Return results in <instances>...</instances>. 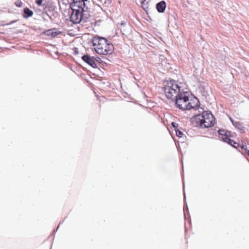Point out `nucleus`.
Segmentation results:
<instances>
[{"instance_id": "1", "label": "nucleus", "mask_w": 249, "mask_h": 249, "mask_svg": "<svg viewBox=\"0 0 249 249\" xmlns=\"http://www.w3.org/2000/svg\"><path fill=\"white\" fill-rule=\"evenodd\" d=\"M196 125L200 127L208 128L214 124V118L211 113L204 111L201 114L197 115L195 117Z\"/></svg>"}, {"instance_id": "2", "label": "nucleus", "mask_w": 249, "mask_h": 249, "mask_svg": "<svg viewBox=\"0 0 249 249\" xmlns=\"http://www.w3.org/2000/svg\"><path fill=\"white\" fill-rule=\"evenodd\" d=\"M166 97L168 99L176 98L181 93L180 88L174 80H171L164 83L163 88Z\"/></svg>"}, {"instance_id": "3", "label": "nucleus", "mask_w": 249, "mask_h": 249, "mask_svg": "<svg viewBox=\"0 0 249 249\" xmlns=\"http://www.w3.org/2000/svg\"><path fill=\"white\" fill-rule=\"evenodd\" d=\"M93 45L96 52L100 54L107 55L109 51V43L103 37H95L92 40Z\"/></svg>"}, {"instance_id": "4", "label": "nucleus", "mask_w": 249, "mask_h": 249, "mask_svg": "<svg viewBox=\"0 0 249 249\" xmlns=\"http://www.w3.org/2000/svg\"><path fill=\"white\" fill-rule=\"evenodd\" d=\"M188 93L186 92L179 93L175 98L176 107L182 110H189L190 107H193L189 103Z\"/></svg>"}, {"instance_id": "5", "label": "nucleus", "mask_w": 249, "mask_h": 249, "mask_svg": "<svg viewBox=\"0 0 249 249\" xmlns=\"http://www.w3.org/2000/svg\"><path fill=\"white\" fill-rule=\"evenodd\" d=\"M219 137L224 142H227L229 144L234 148H238L241 147V142L237 143L230 139L231 137V132L225 129H220L218 131Z\"/></svg>"}, {"instance_id": "6", "label": "nucleus", "mask_w": 249, "mask_h": 249, "mask_svg": "<svg viewBox=\"0 0 249 249\" xmlns=\"http://www.w3.org/2000/svg\"><path fill=\"white\" fill-rule=\"evenodd\" d=\"M78 9L72 8V12L71 14V21L74 24L79 23L83 17V9L79 5L77 6Z\"/></svg>"}, {"instance_id": "7", "label": "nucleus", "mask_w": 249, "mask_h": 249, "mask_svg": "<svg viewBox=\"0 0 249 249\" xmlns=\"http://www.w3.org/2000/svg\"><path fill=\"white\" fill-rule=\"evenodd\" d=\"M82 60L88 64L92 67L95 68L97 67V65L94 59L88 54H85L82 57Z\"/></svg>"}, {"instance_id": "8", "label": "nucleus", "mask_w": 249, "mask_h": 249, "mask_svg": "<svg viewBox=\"0 0 249 249\" xmlns=\"http://www.w3.org/2000/svg\"><path fill=\"white\" fill-rule=\"evenodd\" d=\"M166 2L164 0H162L160 1V2H158L156 4V8L157 11L159 13H163L165 11V9L166 8Z\"/></svg>"}, {"instance_id": "9", "label": "nucleus", "mask_w": 249, "mask_h": 249, "mask_svg": "<svg viewBox=\"0 0 249 249\" xmlns=\"http://www.w3.org/2000/svg\"><path fill=\"white\" fill-rule=\"evenodd\" d=\"M189 103H191L193 107H190L189 110L193 108L197 110L199 107V102L197 98H194L193 99L189 100Z\"/></svg>"}, {"instance_id": "10", "label": "nucleus", "mask_w": 249, "mask_h": 249, "mask_svg": "<svg viewBox=\"0 0 249 249\" xmlns=\"http://www.w3.org/2000/svg\"><path fill=\"white\" fill-rule=\"evenodd\" d=\"M60 32H57L55 30H49L46 31V34L53 37H54L56 36L57 35H59Z\"/></svg>"}, {"instance_id": "11", "label": "nucleus", "mask_w": 249, "mask_h": 249, "mask_svg": "<svg viewBox=\"0 0 249 249\" xmlns=\"http://www.w3.org/2000/svg\"><path fill=\"white\" fill-rule=\"evenodd\" d=\"M242 150L244 151L249 156V144L242 141L241 142L240 148Z\"/></svg>"}, {"instance_id": "12", "label": "nucleus", "mask_w": 249, "mask_h": 249, "mask_svg": "<svg viewBox=\"0 0 249 249\" xmlns=\"http://www.w3.org/2000/svg\"><path fill=\"white\" fill-rule=\"evenodd\" d=\"M33 15V11L30 10L29 8L26 7L24 9V14L23 15V16L25 18H27L30 17L32 16Z\"/></svg>"}, {"instance_id": "13", "label": "nucleus", "mask_w": 249, "mask_h": 249, "mask_svg": "<svg viewBox=\"0 0 249 249\" xmlns=\"http://www.w3.org/2000/svg\"><path fill=\"white\" fill-rule=\"evenodd\" d=\"M233 125L237 129L239 130H243L244 127L242 124L239 121H235L233 122Z\"/></svg>"}, {"instance_id": "14", "label": "nucleus", "mask_w": 249, "mask_h": 249, "mask_svg": "<svg viewBox=\"0 0 249 249\" xmlns=\"http://www.w3.org/2000/svg\"><path fill=\"white\" fill-rule=\"evenodd\" d=\"M149 1V0H144L142 3V7L145 11H147V10L148 9L147 3Z\"/></svg>"}, {"instance_id": "15", "label": "nucleus", "mask_w": 249, "mask_h": 249, "mask_svg": "<svg viewBox=\"0 0 249 249\" xmlns=\"http://www.w3.org/2000/svg\"><path fill=\"white\" fill-rule=\"evenodd\" d=\"M176 135L179 138H181L183 135V133H182V132H181L178 129H176Z\"/></svg>"}, {"instance_id": "16", "label": "nucleus", "mask_w": 249, "mask_h": 249, "mask_svg": "<svg viewBox=\"0 0 249 249\" xmlns=\"http://www.w3.org/2000/svg\"><path fill=\"white\" fill-rule=\"evenodd\" d=\"M172 125L173 126V127L174 128H175V130H176V129H177V127H178V124L177 123H175V122H172Z\"/></svg>"}, {"instance_id": "17", "label": "nucleus", "mask_w": 249, "mask_h": 249, "mask_svg": "<svg viewBox=\"0 0 249 249\" xmlns=\"http://www.w3.org/2000/svg\"><path fill=\"white\" fill-rule=\"evenodd\" d=\"M43 0H36V3L38 5L40 6L42 4Z\"/></svg>"}, {"instance_id": "18", "label": "nucleus", "mask_w": 249, "mask_h": 249, "mask_svg": "<svg viewBox=\"0 0 249 249\" xmlns=\"http://www.w3.org/2000/svg\"><path fill=\"white\" fill-rule=\"evenodd\" d=\"M230 121H231V122L232 123V124H233V122H235L231 117H230Z\"/></svg>"}, {"instance_id": "19", "label": "nucleus", "mask_w": 249, "mask_h": 249, "mask_svg": "<svg viewBox=\"0 0 249 249\" xmlns=\"http://www.w3.org/2000/svg\"><path fill=\"white\" fill-rule=\"evenodd\" d=\"M87 0H79V2L81 1L82 3H83V4H84V1H87Z\"/></svg>"}, {"instance_id": "20", "label": "nucleus", "mask_w": 249, "mask_h": 249, "mask_svg": "<svg viewBox=\"0 0 249 249\" xmlns=\"http://www.w3.org/2000/svg\"><path fill=\"white\" fill-rule=\"evenodd\" d=\"M125 24V23L124 22H122L121 23V25H124Z\"/></svg>"}, {"instance_id": "21", "label": "nucleus", "mask_w": 249, "mask_h": 249, "mask_svg": "<svg viewBox=\"0 0 249 249\" xmlns=\"http://www.w3.org/2000/svg\"><path fill=\"white\" fill-rule=\"evenodd\" d=\"M185 197H186V196H185V192H184V199L185 198Z\"/></svg>"}, {"instance_id": "22", "label": "nucleus", "mask_w": 249, "mask_h": 249, "mask_svg": "<svg viewBox=\"0 0 249 249\" xmlns=\"http://www.w3.org/2000/svg\"><path fill=\"white\" fill-rule=\"evenodd\" d=\"M16 5L18 6V7H20L21 5L19 4V3H18V4H17Z\"/></svg>"}, {"instance_id": "23", "label": "nucleus", "mask_w": 249, "mask_h": 249, "mask_svg": "<svg viewBox=\"0 0 249 249\" xmlns=\"http://www.w3.org/2000/svg\"><path fill=\"white\" fill-rule=\"evenodd\" d=\"M16 5L18 6V7H20L21 5L19 4V3H18V4H17Z\"/></svg>"}, {"instance_id": "24", "label": "nucleus", "mask_w": 249, "mask_h": 249, "mask_svg": "<svg viewBox=\"0 0 249 249\" xmlns=\"http://www.w3.org/2000/svg\"><path fill=\"white\" fill-rule=\"evenodd\" d=\"M183 188H184V182H183Z\"/></svg>"}, {"instance_id": "25", "label": "nucleus", "mask_w": 249, "mask_h": 249, "mask_svg": "<svg viewBox=\"0 0 249 249\" xmlns=\"http://www.w3.org/2000/svg\"><path fill=\"white\" fill-rule=\"evenodd\" d=\"M74 1H75V0H73Z\"/></svg>"}]
</instances>
